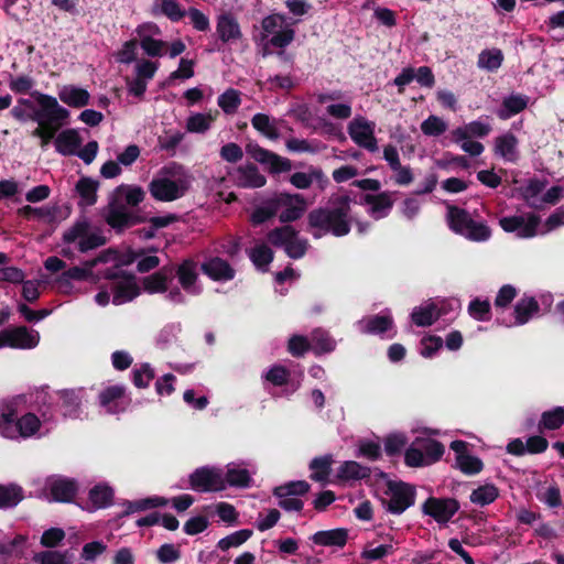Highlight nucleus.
Wrapping results in <instances>:
<instances>
[{"label":"nucleus","instance_id":"obj_1","mask_svg":"<svg viewBox=\"0 0 564 564\" xmlns=\"http://www.w3.org/2000/svg\"><path fill=\"white\" fill-rule=\"evenodd\" d=\"M351 198L349 195H332L325 207L312 209L307 215V225L313 229L314 238L330 234L344 237L350 232Z\"/></svg>","mask_w":564,"mask_h":564},{"label":"nucleus","instance_id":"obj_2","mask_svg":"<svg viewBox=\"0 0 564 564\" xmlns=\"http://www.w3.org/2000/svg\"><path fill=\"white\" fill-rule=\"evenodd\" d=\"M41 427L40 419L31 412L21 417L17 416V410L12 405L0 408V433L7 438H29L35 435Z\"/></svg>","mask_w":564,"mask_h":564},{"label":"nucleus","instance_id":"obj_3","mask_svg":"<svg viewBox=\"0 0 564 564\" xmlns=\"http://www.w3.org/2000/svg\"><path fill=\"white\" fill-rule=\"evenodd\" d=\"M39 107L30 115V120L37 126L56 129L57 131L66 124L70 112L62 107L57 99L51 95L33 91L31 94Z\"/></svg>","mask_w":564,"mask_h":564},{"label":"nucleus","instance_id":"obj_4","mask_svg":"<svg viewBox=\"0 0 564 564\" xmlns=\"http://www.w3.org/2000/svg\"><path fill=\"white\" fill-rule=\"evenodd\" d=\"M384 495L389 499L382 498V507L392 514H402L406 509L415 503V487L402 480H387Z\"/></svg>","mask_w":564,"mask_h":564},{"label":"nucleus","instance_id":"obj_5","mask_svg":"<svg viewBox=\"0 0 564 564\" xmlns=\"http://www.w3.org/2000/svg\"><path fill=\"white\" fill-rule=\"evenodd\" d=\"M104 278L113 281L111 291L113 294L112 303L115 305L131 302L140 294V288L133 273L113 268L107 269L104 273Z\"/></svg>","mask_w":564,"mask_h":564},{"label":"nucleus","instance_id":"obj_6","mask_svg":"<svg viewBox=\"0 0 564 564\" xmlns=\"http://www.w3.org/2000/svg\"><path fill=\"white\" fill-rule=\"evenodd\" d=\"M311 489V485L305 480H293L276 486L273 489V496L279 498V507L285 511L303 510L304 502L297 498L306 495Z\"/></svg>","mask_w":564,"mask_h":564},{"label":"nucleus","instance_id":"obj_7","mask_svg":"<svg viewBox=\"0 0 564 564\" xmlns=\"http://www.w3.org/2000/svg\"><path fill=\"white\" fill-rule=\"evenodd\" d=\"M189 188L186 178L171 180L167 177L153 178L149 183L151 196L159 202H173L183 197Z\"/></svg>","mask_w":564,"mask_h":564},{"label":"nucleus","instance_id":"obj_8","mask_svg":"<svg viewBox=\"0 0 564 564\" xmlns=\"http://www.w3.org/2000/svg\"><path fill=\"white\" fill-rule=\"evenodd\" d=\"M189 486L197 492H216L226 489L224 474L220 469L209 466L196 468L189 475Z\"/></svg>","mask_w":564,"mask_h":564},{"label":"nucleus","instance_id":"obj_9","mask_svg":"<svg viewBox=\"0 0 564 564\" xmlns=\"http://www.w3.org/2000/svg\"><path fill=\"white\" fill-rule=\"evenodd\" d=\"M246 152L258 163L267 166L270 174H280L291 171L292 162L270 150L260 147L257 142H248Z\"/></svg>","mask_w":564,"mask_h":564},{"label":"nucleus","instance_id":"obj_10","mask_svg":"<svg viewBox=\"0 0 564 564\" xmlns=\"http://www.w3.org/2000/svg\"><path fill=\"white\" fill-rule=\"evenodd\" d=\"M39 340V333L29 330L26 326H17L0 330V349L4 347L31 349L37 346Z\"/></svg>","mask_w":564,"mask_h":564},{"label":"nucleus","instance_id":"obj_11","mask_svg":"<svg viewBox=\"0 0 564 564\" xmlns=\"http://www.w3.org/2000/svg\"><path fill=\"white\" fill-rule=\"evenodd\" d=\"M459 501L455 498L429 497L422 505V512L437 523H447L459 510Z\"/></svg>","mask_w":564,"mask_h":564},{"label":"nucleus","instance_id":"obj_12","mask_svg":"<svg viewBox=\"0 0 564 564\" xmlns=\"http://www.w3.org/2000/svg\"><path fill=\"white\" fill-rule=\"evenodd\" d=\"M144 221H147L144 216L129 210L126 205L119 204L116 200L111 202L108 206L106 223L117 232Z\"/></svg>","mask_w":564,"mask_h":564},{"label":"nucleus","instance_id":"obj_13","mask_svg":"<svg viewBox=\"0 0 564 564\" xmlns=\"http://www.w3.org/2000/svg\"><path fill=\"white\" fill-rule=\"evenodd\" d=\"M373 129L375 124L362 117L354 119L348 124V133L351 140L370 152L378 150Z\"/></svg>","mask_w":564,"mask_h":564},{"label":"nucleus","instance_id":"obj_14","mask_svg":"<svg viewBox=\"0 0 564 564\" xmlns=\"http://www.w3.org/2000/svg\"><path fill=\"white\" fill-rule=\"evenodd\" d=\"M449 448L455 452V467L465 475H477L484 469L482 460L468 454V443L462 440H455L451 443Z\"/></svg>","mask_w":564,"mask_h":564},{"label":"nucleus","instance_id":"obj_15","mask_svg":"<svg viewBox=\"0 0 564 564\" xmlns=\"http://www.w3.org/2000/svg\"><path fill=\"white\" fill-rule=\"evenodd\" d=\"M540 217L529 214L528 220L522 216H508L499 220V225L506 232H517L519 238H533L536 235Z\"/></svg>","mask_w":564,"mask_h":564},{"label":"nucleus","instance_id":"obj_16","mask_svg":"<svg viewBox=\"0 0 564 564\" xmlns=\"http://www.w3.org/2000/svg\"><path fill=\"white\" fill-rule=\"evenodd\" d=\"M285 199V205H281L284 208L279 215V220L283 224L293 223L300 219L306 208V202L301 194H289L278 193L275 194L276 200Z\"/></svg>","mask_w":564,"mask_h":564},{"label":"nucleus","instance_id":"obj_17","mask_svg":"<svg viewBox=\"0 0 564 564\" xmlns=\"http://www.w3.org/2000/svg\"><path fill=\"white\" fill-rule=\"evenodd\" d=\"M232 178L235 184L241 188H260L267 183L265 176L259 172L254 163L238 166Z\"/></svg>","mask_w":564,"mask_h":564},{"label":"nucleus","instance_id":"obj_18","mask_svg":"<svg viewBox=\"0 0 564 564\" xmlns=\"http://www.w3.org/2000/svg\"><path fill=\"white\" fill-rule=\"evenodd\" d=\"M216 34L225 44L238 41L242 37V32L237 19L230 13H223L217 19Z\"/></svg>","mask_w":564,"mask_h":564},{"label":"nucleus","instance_id":"obj_19","mask_svg":"<svg viewBox=\"0 0 564 564\" xmlns=\"http://www.w3.org/2000/svg\"><path fill=\"white\" fill-rule=\"evenodd\" d=\"M200 270L204 274L214 281H230L235 278V270L228 261L214 257L208 261H205Z\"/></svg>","mask_w":564,"mask_h":564},{"label":"nucleus","instance_id":"obj_20","mask_svg":"<svg viewBox=\"0 0 564 564\" xmlns=\"http://www.w3.org/2000/svg\"><path fill=\"white\" fill-rule=\"evenodd\" d=\"M176 276L181 286L189 294L197 295L200 293V289L196 288L197 263L193 259H185L176 269Z\"/></svg>","mask_w":564,"mask_h":564},{"label":"nucleus","instance_id":"obj_21","mask_svg":"<svg viewBox=\"0 0 564 564\" xmlns=\"http://www.w3.org/2000/svg\"><path fill=\"white\" fill-rule=\"evenodd\" d=\"M518 138L512 132H506L495 139L494 152L507 162L516 163L519 159Z\"/></svg>","mask_w":564,"mask_h":564},{"label":"nucleus","instance_id":"obj_22","mask_svg":"<svg viewBox=\"0 0 564 564\" xmlns=\"http://www.w3.org/2000/svg\"><path fill=\"white\" fill-rule=\"evenodd\" d=\"M362 199L365 204L370 205L369 214L376 219L388 216L393 207L390 192H381L377 195L366 194Z\"/></svg>","mask_w":564,"mask_h":564},{"label":"nucleus","instance_id":"obj_23","mask_svg":"<svg viewBox=\"0 0 564 564\" xmlns=\"http://www.w3.org/2000/svg\"><path fill=\"white\" fill-rule=\"evenodd\" d=\"M124 387L122 386H109L99 393V403L104 406L107 412L117 414L124 410L121 405L124 397Z\"/></svg>","mask_w":564,"mask_h":564},{"label":"nucleus","instance_id":"obj_24","mask_svg":"<svg viewBox=\"0 0 564 564\" xmlns=\"http://www.w3.org/2000/svg\"><path fill=\"white\" fill-rule=\"evenodd\" d=\"M281 205H285V199L282 198V200H276L275 195L265 199L261 206L253 209L250 216L251 224L253 226H260L270 220L281 209Z\"/></svg>","mask_w":564,"mask_h":564},{"label":"nucleus","instance_id":"obj_25","mask_svg":"<svg viewBox=\"0 0 564 564\" xmlns=\"http://www.w3.org/2000/svg\"><path fill=\"white\" fill-rule=\"evenodd\" d=\"M58 98L69 107L83 108L89 105L90 94L84 88L66 85L59 89Z\"/></svg>","mask_w":564,"mask_h":564},{"label":"nucleus","instance_id":"obj_26","mask_svg":"<svg viewBox=\"0 0 564 564\" xmlns=\"http://www.w3.org/2000/svg\"><path fill=\"white\" fill-rule=\"evenodd\" d=\"M313 543L323 546H338L346 545L348 540V530L344 528L317 531L312 535Z\"/></svg>","mask_w":564,"mask_h":564},{"label":"nucleus","instance_id":"obj_27","mask_svg":"<svg viewBox=\"0 0 564 564\" xmlns=\"http://www.w3.org/2000/svg\"><path fill=\"white\" fill-rule=\"evenodd\" d=\"M82 137L75 129L62 131L55 139V149L62 155H74L82 145Z\"/></svg>","mask_w":564,"mask_h":564},{"label":"nucleus","instance_id":"obj_28","mask_svg":"<svg viewBox=\"0 0 564 564\" xmlns=\"http://www.w3.org/2000/svg\"><path fill=\"white\" fill-rule=\"evenodd\" d=\"M529 98L520 94H512L502 100L501 108L497 111V116L507 120L528 107Z\"/></svg>","mask_w":564,"mask_h":564},{"label":"nucleus","instance_id":"obj_29","mask_svg":"<svg viewBox=\"0 0 564 564\" xmlns=\"http://www.w3.org/2000/svg\"><path fill=\"white\" fill-rule=\"evenodd\" d=\"M547 180L532 177L528 181L525 186L519 188L520 196L533 209H541L542 204H539L535 198L541 194L547 185Z\"/></svg>","mask_w":564,"mask_h":564},{"label":"nucleus","instance_id":"obj_30","mask_svg":"<svg viewBox=\"0 0 564 564\" xmlns=\"http://www.w3.org/2000/svg\"><path fill=\"white\" fill-rule=\"evenodd\" d=\"M540 312V304L533 296H525L514 305V323L516 325L527 324L531 317Z\"/></svg>","mask_w":564,"mask_h":564},{"label":"nucleus","instance_id":"obj_31","mask_svg":"<svg viewBox=\"0 0 564 564\" xmlns=\"http://www.w3.org/2000/svg\"><path fill=\"white\" fill-rule=\"evenodd\" d=\"M370 475V467L362 466L355 460L344 462L337 470V478L343 481L361 480L369 478Z\"/></svg>","mask_w":564,"mask_h":564},{"label":"nucleus","instance_id":"obj_32","mask_svg":"<svg viewBox=\"0 0 564 564\" xmlns=\"http://www.w3.org/2000/svg\"><path fill=\"white\" fill-rule=\"evenodd\" d=\"M447 216L449 228L454 232L462 236L465 235V232L468 230V228L470 227V225H473L474 221L470 214L466 209L459 208L457 206H449Z\"/></svg>","mask_w":564,"mask_h":564},{"label":"nucleus","instance_id":"obj_33","mask_svg":"<svg viewBox=\"0 0 564 564\" xmlns=\"http://www.w3.org/2000/svg\"><path fill=\"white\" fill-rule=\"evenodd\" d=\"M51 495L55 501L70 502L77 492V484L72 479H57L51 484Z\"/></svg>","mask_w":564,"mask_h":564},{"label":"nucleus","instance_id":"obj_34","mask_svg":"<svg viewBox=\"0 0 564 564\" xmlns=\"http://www.w3.org/2000/svg\"><path fill=\"white\" fill-rule=\"evenodd\" d=\"M24 498L23 489L15 485L0 484V509H11L18 506Z\"/></svg>","mask_w":564,"mask_h":564},{"label":"nucleus","instance_id":"obj_35","mask_svg":"<svg viewBox=\"0 0 564 564\" xmlns=\"http://www.w3.org/2000/svg\"><path fill=\"white\" fill-rule=\"evenodd\" d=\"M564 424V408L555 406L552 410L544 411L541 414L538 429L540 432L555 431Z\"/></svg>","mask_w":564,"mask_h":564},{"label":"nucleus","instance_id":"obj_36","mask_svg":"<svg viewBox=\"0 0 564 564\" xmlns=\"http://www.w3.org/2000/svg\"><path fill=\"white\" fill-rule=\"evenodd\" d=\"M414 444L421 447L429 465L438 462L445 452L444 445L434 438H416Z\"/></svg>","mask_w":564,"mask_h":564},{"label":"nucleus","instance_id":"obj_37","mask_svg":"<svg viewBox=\"0 0 564 564\" xmlns=\"http://www.w3.org/2000/svg\"><path fill=\"white\" fill-rule=\"evenodd\" d=\"M498 497V487L494 484H485L471 491L469 500L474 505L485 507L496 501Z\"/></svg>","mask_w":564,"mask_h":564},{"label":"nucleus","instance_id":"obj_38","mask_svg":"<svg viewBox=\"0 0 564 564\" xmlns=\"http://www.w3.org/2000/svg\"><path fill=\"white\" fill-rule=\"evenodd\" d=\"M335 347L336 343L327 332L319 328L313 330L311 350H313L316 356L330 352Z\"/></svg>","mask_w":564,"mask_h":564},{"label":"nucleus","instance_id":"obj_39","mask_svg":"<svg viewBox=\"0 0 564 564\" xmlns=\"http://www.w3.org/2000/svg\"><path fill=\"white\" fill-rule=\"evenodd\" d=\"M361 323L364 324L361 328L362 333L380 335L388 332L392 327L393 319L389 315L377 314L370 316L368 319Z\"/></svg>","mask_w":564,"mask_h":564},{"label":"nucleus","instance_id":"obj_40","mask_svg":"<svg viewBox=\"0 0 564 564\" xmlns=\"http://www.w3.org/2000/svg\"><path fill=\"white\" fill-rule=\"evenodd\" d=\"M99 183L90 177L83 176L76 183V192L86 206H91L97 202V189Z\"/></svg>","mask_w":564,"mask_h":564},{"label":"nucleus","instance_id":"obj_41","mask_svg":"<svg viewBox=\"0 0 564 564\" xmlns=\"http://www.w3.org/2000/svg\"><path fill=\"white\" fill-rule=\"evenodd\" d=\"M332 455H325L313 458L310 463V469L313 470V473L311 474V479L318 482L327 480L332 471Z\"/></svg>","mask_w":564,"mask_h":564},{"label":"nucleus","instance_id":"obj_42","mask_svg":"<svg viewBox=\"0 0 564 564\" xmlns=\"http://www.w3.org/2000/svg\"><path fill=\"white\" fill-rule=\"evenodd\" d=\"M113 490L107 485H96L89 490V501L95 509H104L111 506Z\"/></svg>","mask_w":564,"mask_h":564},{"label":"nucleus","instance_id":"obj_43","mask_svg":"<svg viewBox=\"0 0 564 564\" xmlns=\"http://www.w3.org/2000/svg\"><path fill=\"white\" fill-rule=\"evenodd\" d=\"M225 486L248 488L252 481L250 473L246 468L228 467L224 475Z\"/></svg>","mask_w":564,"mask_h":564},{"label":"nucleus","instance_id":"obj_44","mask_svg":"<svg viewBox=\"0 0 564 564\" xmlns=\"http://www.w3.org/2000/svg\"><path fill=\"white\" fill-rule=\"evenodd\" d=\"M436 308L434 303L415 307L411 314L412 322L421 327L431 326L440 316V314H435Z\"/></svg>","mask_w":564,"mask_h":564},{"label":"nucleus","instance_id":"obj_45","mask_svg":"<svg viewBox=\"0 0 564 564\" xmlns=\"http://www.w3.org/2000/svg\"><path fill=\"white\" fill-rule=\"evenodd\" d=\"M56 207H32L30 205H25L19 208L18 214L26 219H44L51 224L56 219Z\"/></svg>","mask_w":564,"mask_h":564},{"label":"nucleus","instance_id":"obj_46","mask_svg":"<svg viewBox=\"0 0 564 564\" xmlns=\"http://www.w3.org/2000/svg\"><path fill=\"white\" fill-rule=\"evenodd\" d=\"M297 237V231L291 225H285L282 227H278L269 231L268 240L274 247H285L289 242H291L294 238Z\"/></svg>","mask_w":564,"mask_h":564},{"label":"nucleus","instance_id":"obj_47","mask_svg":"<svg viewBox=\"0 0 564 564\" xmlns=\"http://www.w3.org/2000/svg\"><path fill=\"white\" fill-rule=\"evenodd\" d=\"M253 534L251 529H241L227 536L220 539L217 542V547L221 551H228L231 547H239L247 542Z\"/></svg>","mask_w":564,"mask_h":564},{"label":"nucleus","instance_id":"obj_48","mask_svg":"<svg viewBox=\"0 0 564 564\" xmlns=\"http://www.w3.org/2000/svg\"><path fill=\"white\" fill-rule=\"evenodd\" d=\"M59 399L64 409V415L69 417H77L80 408V397L75 390L59 391Z\"/></svg>","mask_w":564,"mask_h":564},{"label":"nucleus","instance_id":"obj_49","mask_svg":"<svg viewBox=\"0 0 564 564\" xmlns=\"http://www.w3.org/2000/svg\"><path fill=\"white\" fill-rule=\"evenodd\" d=\"M217 102L225 113H235L241 104L240 91L234 88H228L219 95Z\"/></svg>","mask_w":564,"mask_h":564},{"label":"nucleus","instance_id":"obj_50","mask_svg":"<svg viewBox=\"0 0 564 564\" xmlns=\"http://www.w3.org/2000/svg\"><path fill=\"white\" fill-rule=\"evenodd\" d=\"M503 62V54L500 50H484L479 54L478 66L487 70H497Z\"/></svg>","mask_w":564,"mask_h":564},{"label":"nucleus","instance_id":"obj_51","mask_svg":"<svg viewBox=\"0 0 564 564\" xmlns=\"http://www.w3.org/2000/svg\"><path fill=\"white\" fill-rule=\"evenodd\" d=\"M468 314L478 322L491 319V306L488 300L474 299L468 304Z\"/></svg>","mask_w":564,"mask_h":564},{"label":"nucleus","instance_id":"obj_52","mask_svg":"<svg viewBox=\"0 0 564 564\" xmlns=\"http://www.w3.org/2000/svg\"><path fill=\"white\" fill-rule=\"evenodd\" d=\"M116 194L124 195L126 204L131 207L138 206L140 203L143 202V199L145 197V192L143 191L142 187L130 186V185H124V184L119 185L116 188Z\"/></svg>","mask_w":564,"mask_h":564},{"label":"nucleus","instance_id":"obj_53","mask_svg":"<svg viewBox=\"0 0 564 564\" xmlns=\"http://www.w3.org/2000/svg\"><path fill=\"white\" fill-rule=\"evenodd\" d=\"M252 127L269 139L279 137L278 129L271 123L270 117L265 113H256L251 119Z\"/></svg>","mask_w":564,"mask_h":564},{"label":"nucleus","instance_id":"obj_54","mask_svg":"<svg viewBox=\"0 0 564 564\" xmlns=\"http://www.w3.org/2000/svg\"><path fill=\"white\" fill-rule=\"evenodd\" d=\"M249 257L257 268H267L273 261V251L264 243L250 250Z\"/></svg>","mask_w":564,"mask_h":564},{"label":"nucleus","instance_id":"obj_55","mask_svg":"<svg viewBox=\"0 0 564 564\" xmlns=\"http://www.w3.org/2000/svg\"><path fill=\"white\" fill-rule=\"evenodd\" d=\"M214 119L212 115L194 113L187 118L186 129L192 133H204L210 128Z\"/></svg>","mask_w":564,"mask_h":564},{"label":"nucleus","instance_id":"obj_56","mask_svg":"<svg viewBox=\"0 0 564 564\" xmlns=\"http://www.w3.org/2000/svg\"><path fill=\"white\" fill-rule=\"evenodd\" d=\"M90 224L86 218L78 219L70 228L63 234L65 243H73L80 240L89 231Z\"/></svg>","mask_w":564,"mask_h":564},{"label":"nucleus","instance_id":"obj_57","mask_svg":"<svg viewBox=\"0 0 564 564\" xmlns=\"http://www.w3.org/2000/svg\"><path fill=\"white\" fill-rule=\"evenodd\" d=\"M408 443V437L402 433L389 434L384 438V452L388 456L399 455Z\"/></svg>","mask_w":564,"mask_h":564},{"label":"nucleus","instance_id":"obj_58","mask_svg":"<svg viewBox=\"0 0 564 564\" xmlns=\"http://www.w3.org/2000/svg\"><path fill=\"white\" fill-rule=\"evenodd\" d=\"M142 284L144 291L150 294L164 293L167 291V283L165 282V278L162 276L161 273L154 272L143 278Z\"/></svg>","mask_w":564,"mask_h":564},{"label":"nucleus","instance_id":"obj_59","mask_svg":"<svg viewBox=\"0 0 564 564\" xmlns=\"http://www.w3.org/2000/svg\"><path fill=\"white\" fill-rule=\"evenodd\" d=\"M446 123L436 116H430L421 123V130L425 135L438 137L446 131Z\"/></svg>","mask_w":564,"mask_h":564},{"label":"nucleus","instance_id":"obj_60","mask_svg":"<svg viewBox=\"0 0 564 564\" xmlns=\"http://www.w3.org/2000/svg\"><path fill=\"white\" fill-rule=\"evenodd\" d=\"M288 350L293 357H303L311 350V341L302 335H293L288 343Z\"/></svg>","mask_w":564,"mask_h":564},{"label":"nucleus","instance_id":"obj_61","mask_svg":"<svg viewBox=\"0 0 564 564\" xmlns=\"http://www.w3.org/2000/svg\"><path fill=\"white\" fill-rule=\"evenodd\" d=\"M156 558L161 564H171L181 558V551L172 543H164L158 549Z\"/></svg>","mask_w":564,"mask_h":564},{"label":"nucleus","instance_id":"obj_62","mask_svg":"<svg viewBox=\"0 0 564 564\" xmlns=\"http://www.w3.org/2000/svg\"><path fill=\"white\" fill-rule=\"evenodd\" d=\"M161 12L172 22H178L186 15V11L176 0H162Z\"/></svg>","mask_w":564,"mask_h":564},{"label":"nucleus","instance_id":"obj_63","mask_svg":"<svg viewBox=\"0 0 564 564\" xmlns=\"http://www.w3.org/2000/svg\"><path fill=\"white\" fill-rule=\"evenodd\" d=\"M491 230L485 223L473 221L464 237L471 241H486L490 238Z\"/></svg>","mask_w":564,"mask_h":564},{"label":"nucleus","instance_id":"obj_64","mask_svg":"<svg viewBox=\"0 0 564 564\" xmlns=\"http://www.w3.org/2000/svg\"><path fill=\"white\" fill-rule=\"evenodd\" d=\"M154 378V371L149 364H143L132 371V381L137 388H147Z\"/></svg>","mask_w":564,"mask_h":564}]
</instances>
